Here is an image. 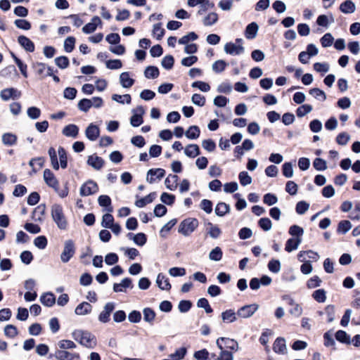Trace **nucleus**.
Returning <instances> with one entry per match:
<instances>
[{"mask_svg": "<svg viewBox=\"0 0 360 360\" xmlns=\"http://www.w3.org/2000/svg\"><path fill=\"white\" fill-rule=\"evenodd\" d=\"M75 340L88 348H94L96 345V340L94 335L87 331L77 330L72 333Z\"/></svg>", "mask_w": 360, "mask_h": 360, "instance_id": "1", "label": "nucleus"}, {"mask_svg": "<svg viewBox=\"0 0 360 360\" xmlns=\"http://www.w3.org/2000/svg\"><path fill=\"white\" fill-rule=\"evenodd\" d=\"M51 217L58 229L65 230L68 227V221L63 213L61 205L55 204L51 209Z\"/></svg>", "mask_w": 360, "mask_h": 360, "instance_id": "2", "label": "nucleus"}, {"mask_svg": "<svg viewBox=\"0 0 360 360\" xmlns=\"http://www.w3.org/2000/svg\"><path fill=\"white\" fill-rule=\"evenodd\" d=\"M198 226V221L195 218H188L182 221L179 226V232L184 236H189Z\"/></svg>", "mask_w": 360, "mask_h": 360, "instance_id": "3", "label": "nucleus"}, {"mask_svg": "<svg viewBox=\"0 0 360 360\" xmlns=\"http://www.w3.org/2000/svg\"><path fill=\"white\" fill-rule=\"evenodd\" d=\"M75 253V246L72 240L65 241L63 250L60 254V259L63 263L68 262Z\"/></svg>", "mask_w": 360, "mask_h": 360, "instance_id": "4", "label": "nucleus"}, {"mask_svg": "<svg viewBox=\"0 0 360 360\" xmlns=\"http://www.w3.org/2000/svg\"><path fill=\"white\" fill-rule=\"evenodd\" d=\"M98 190V186L97 184L92 180H89L82 185L79 194L82 196H89L97 193Z\"/></svg>", "mask_w": 360, "mask_h": 360, "instance_id": "5", "label": "nucleus"}, {"mask_svg": "<svg viewBox=\"0 0 360 360\" xmlns=\"http://www.w3.org/2000/svg\"><path fill=\"white\" fill-rule=\"evenodd\" d=\"M258 309L259 305L257 304L245 305L238 310L237 315L243 319H248L251 317Z\"/></svg>", "mask_w": 360, "mask_h": 360, "instance_id": "6", "label": "nucleus"}, {"mask_svg": "<svg viewBox=\"0 0 360 360\" xmlns=\"http://www.w3.org/2000/svg\"><path fill=\"white\" fill-rule=\"evenodd\" d=\"M221 342H224V346L231 350L233 351H238V343L233 339H231L229 338H219L217 340L216 344L218 348L220 350H222L224 349V347L221 344Z\"/></svg>", "mask_w": 360, "mask_h": 360, "instance_id": "7", "label": "nucleus"}, {"mask_svg": "<svg viewBox=\"0 0 360 360\" xmlns=\"http://www.w3.org/2000/svg\"><path fill=\"white\" fill-rule=\"evenodd\" d=\"M115 304L114 302H107L104 305L103 311L98 315V321L103 323L109 322L110 314L115 309Z\"/></svg>", "mask_w": 360, "mask_h": 360, "instance_id": "8", "label": "nucleus"}, {"mask_svg": "<svg viewBox=\"0 0 360 360\" xmlns=\"http://www.w3.org/2000/svg\"><path fill=\"white\" fill-rule=\"evenodd\" d=\"M44 180L48 186L58 191L59 182L54 174L49 169H45L43 174Z\"/></svg>", "mask_w": 360, "mask_h": 360, "instance_id": "9", "label": "nucleus"}, {"mask_svg": "<svg viewBox=\"0 0 360 360\" xmlns=\"http://www.w3.org/2000/svg\"><path fill=\"white\" fill-rule=\"evenodd\" d=\"M224 51L226 53L231 56H238L242 54L245 49L241 44H236L233 42L226 43L224 45Z\"/></svg>", "mask_w": 360, "mask_h": 360, "instance_id": "10", "label": "nucleus"}, {"mask_svg": "<svg viewBox=\"0 0 360 360\" xmlns=\"http://www.w3.org/2000/svg\"><path fill=\"white\" fill-rule=\"evenodd\" d=\"M165 174V171L163 169H150L148 171L146 180L148 183L153 184L157 179L160 180Z\"/></svg>", "mask_w": 360, "mask_h": 360, "instance_id": "11", "label": "nucleus"}, {"mask_svg": "<svg viewBox=\"0 0 360 360\" xmlns=\"http://www.w3.org/2000/svg\"><path fill=\"white\" fill-rule=\"evenodd\" d=\"M55 356L58 360H80V356L78 353L70 352L66 350L56 351Z\"/></svg>", "mask_w": 360, "mask_h": 360, "instance_id": "12", "label": "nucleus"}, {"mask_svg": "<svg viewBox=\"0 0 360 360\" xmlns=\"http://www.w3.org/2000/svg\"><path fill=\"white\" fill-rule=\"evenodd\" d=\"M21 96L20 91L15 88H7L0 92V97L3 101H7L10 98H18Z\"/></svg>", "mask_w": 360, "mask_h": 360, "instance_id": "13", "label": "nucleus"}, {"mask_svg": "<svg viewBox=\"0 0 360 360\" xmlns=\"http://www.w3.org/2000/svg\"><path fill=\"white\" fill-rule=\"evenodd\" d=\"M87 164L96 170H100L104 165V160L102 158L96 155H91L88 157Z\"/></svg>", "mask_w": 360, "mask_h": 360, "instance_id": "14", "label": "nucleus"}, {"mask_svg": "<svg viewBox=\"0 0 360 360\" xmlns=\"http://www.w3.org/2000/svg\"><path fill=\"white\" fill-rule=\"evenodd\" d=\"M99 128L94 124H90L85 131L86 136L91 141H96L99 136Z\"/></svg>", "mask_w": 360, "mask_h": 360, "instance_id": "15", "label": "nucleus"}, {"mask_svg": "<svg viewBox=\"0 0 360 360\" xmlns=\"http://www.w3.org/2000/svg\"><path fill=\"white\" fill-rule=\"evenodd\" d=\"M132 281L129 278H125L122 280L120 283H115L113 285V290L115 292H124V288H132Z\"/></svg>", "mask_w": 360, "mask_h": 360, "instance_id": "16", "label": "nucleus"}, {"mask_svg": "<svg viewBox=\"0 0 360 360\" xmlns=\"http://www.w3.org/2000/svg\"><path fill=\"white\" fill-rule=\"evenodd\" d=\"M1 141L6 146H13L17 144L18 137L13 133L7 132L2 134Z\"/></svg>", "mask_w": 360, "mask_h": 360, "instance_id": "17", "label": "nucleus"}, {"mask_svg": "<svg viewBox=\"0 0 360 360\" xmlns=\"http://www.w3.org/2000/svg\"><path fill=\"white\" fill-rule=\"evenodd\" d=\"M101 23V19L98 16H94L90 22L83 27L82 31L86 34L92 33L96 30L97 25Z\"/></svg>", "mask_w": 360, "mask_h": 360, "instance_id": "18", "label": "nucleus"}, {"mask_svg": "<svg viewBox=\"0 0 360 360\" xmlns=\"http://www.w3.org/2000/svg\"><path fill=\"white\" fill-rule=\"evenodd\" d=\"M273 349L276 353L284 354L287 352V347L285 345V340L283 338H278L273 346Z\"/></svg>", "mask_w": 360, "mask_h": 360, "instance_id": "19", "label": "nucleus"}, {"mask_svg": "<svg viewBox=\"0 0 360 360\" xmlns=\"http://www.w3.org/2000/svg\"><path fill=\"white\" fill-rule=\"evenodd\" d=\"M18 41L27 51L33 52L34 51V43L27 37L23 35L19 36Z\"/></svg>", "mask_w": 360, "mask_h": 360, "instance_id": "20", "label": "nucleus"}, {"mask_svg": "<svg viewBox=\"0 0 360 360\" xmlns=\"http://www.w3.org/2000/svg\"><path fill=\"white\" fill-rule=\"evenodd\" d=\"M62 133L67 137L76 138L79 133V128L75 124H70L63 128Z\"/></svg>", "mask_w": 360, "mask_h": 360, "instance_id": "21", "label": "nucleus"}, {"mask_svg": "<svg viewBox=\"0 0 360 360\" xmlns=\"http://www.w3.org/2000/svg\"><path fill=\"white\" fill-rule=\"evenodd\" d=\"M156 283L161 290H169L171 289V284L169 283V279L162 274L158 275Z\"/></svg>", "mask_w": 360, "mask_h": 360, "instance_id": "22", "label": "nucleus"}, {"mask_svg": "<svg viewBox=\"0 0 360 360\" xmlns=\"http://www.w3.org/2000/svg\"><path fill=\"white\" fill-rule=\"evenodd\" d=\"M259 27L256 22L249 24L245 29V36L248 39H255L257 36Z\"/></svg>", "mask_w": 360, "mask_h": 360, "instance_id": "23", "label": "nucleus"}, {"mask_svg": "<svg viewBox=\"0 0 360 360\" xmlns=\"http://www.w3.org/2000/svg\"><path fill=\"white\" fill-rule=\"evenodd\" d=\"M340 10L345 14L353 13L356 10V6L351 0H347L340 4Z\"/></svg>", "mask_w": 360, "mask_h": 360, "instance_id": "24", "label": "nucleus"}, {"mask_svg": "<svg viewBox=\"0 0 360 360\" xmlns=\"http://www.w3.org/2000/svg\"><path fill=\"white\" fill-rule=\"evenodd\" d=\"M91 310L92 306L86 302H83L75 308V312L77 315H86L89 314Z\"/></svg>", "mask_w": 360, "mask_h": 360, "instance_id": "25", "label": "nucleus"}, {"mask_svg": "<svg viewBox=\"0 0 360 360\" xmlns=\"http://www.w3.org/2000/svg\"><path fill=\"white\" fill-rule=\"evenodd\" d=\"M155 198H156V193L155 192L150 193L146 197L142 198L139 200H137L135 202V205L138 207H143L147 204L152 202L155 200Z\"/></svg>", "mask_w": 360, "mask_h": 360, "instance_id": "26", "label": "nucleus"}, {"mask_svg": "<svg viewBox=\"0 0 360 360\" xmlns=\"http://www.w3.org/2000/svg\"><path fill=\"white\" fill-rule=\"evenodd\" d=\"M237 314L233 309H227L221 313V319L224 323H230L236 321Z\"/></svg>", "mask_w": 360, "mask_h": 360, "instance_id": "27", "label": "nucleus"}, {"mask_svg": "<svg viewBox=\"0 0 360 360\" xmlns=\"http://www.w3.org/2000/svg\"><path fill=\"white\" fill-rule=\"evenodd\" d=\"M306 256L307 257V258L312 259L314 261H316L319 258V256L316 252H315L312 250H308V251H301L298 254V259L300 262H305L306 259H307Z\"/></svg>", "mask_w": 360, "mask_h": 360, "instance_id": "28", "label": "nucleus"}, {"mask_svg": "<svg viewBox=\"0 0 360 360\" xmlns=\"http://www.w3.org/2000/svg\"><path fill=\"white\" fill-rule=\"evenodd\" d=\"M186 156L193 158L200 154V148L197 144H188L184 149Z\"/></svg>", "mask_w": 360, "mask_h": 360, "instance_id": "29", "label": "nucleus"}, {"mask_svg": "<svg viewBox=\"0 0 360 360\" xmlns=\"http://www.w3.org/2000/svg\"><path fill=\"white\" fill-rule=\"evenodd\" d=\"M179 177L175 174H169L165 181L166 187L170 191H174L177 187Z\"/></svg>", "mask_w": 360, "mask_h": 360, "instance_id": "30", "label": "nucleus"}, {"mask_svg": "<svg viewBox=\"0 0 360 360\" xmlns=\"http://www.w3.org/2000/svg\"><path fill=\"white\" fill-rule=\"evenodd\" d=\"M120 82L124 88H129L134 83V80L129 77V74L127 72L121 73L120 75Z\"/></svg>", "mask_w": 360, "mask_h": 360, "instance_id": "31", "label": "nucleus"}, {"mask_svg": "<svg viewBox=\"0 0 360 360\" xmlns=\"http://www.w3.org/2000/svg\"><path fill=\"white\" fill-rule=\"evenodd\" d=\"M41 302L46 307H52L56 302V297L51 292H46L40 297Z\"/></svg>", "mask_w": 360, "mask_h": 360, "instance_id": "32", "label": "nucleus"}, {"mask_svg": "<svg viewBox=\"0 0 360 360\" xmlns=\"http://www.w3.org/2000/svg\"><path fill=\"white\" fill-rule=\"evenodd\" d=\"M288 304L293 307L291 309L289 310V313L291 315L295 317H299L302 315L303 310L299 304L295 303V301L291 298L289 300Z\"/></svg>", "mask_w": 360, "mask_h": 360, "instance_id": "33", "label": "nucleus"}, {"mask_svg": "<svg viewBox=\"0 0 360 360\" xmlns=\"http://www.w3.org/2000/svg\"><path fill=\"white\" fill-rule=\"evenodd\" d=\"M98 202L100 206L106 207L107 211L112 212L113 209L111 207V199L108 195H102L98 197Z\"/></svg>", "mask_w": 360, "mask_h": 360, "instance_id": "34", "label": "nucleus"}, {"mask_svg": "<svg viewBox=\"0 0 360 360\" xmlns=\"http://www.w3.org/2000/svg\"><path fill=\"white\" fill-rule=\"evenodd\" d=\"M301 240H302L300 238H297L296 239L295 238L288 239L286 242L285 250L288 252H290L292 250H297L300 243H301Z\"/></svg>", "mask_w": 360, "mask_h": 360, "instance_id": "35", "label": "nucleus"}, {"mask_svg": "<svg viewBox=\"0 0 360 360\" xmlns=\"http://www.w3.org/2000/svg\"><path fill=\"white\" fill-rule=\"evenodd\" d=\"M230 211V206L225 202H219L215 207V213L219 217H223Z\"/></svg>", "mask_w": 360, "mask_h": 360, "instance_id": "36", "label": "nucleus"}, {"mask_svg": "<svg viewBox=\"0 0 360 360\" xmlns=\"http://www.w3.org/2000/svg\"><path fill=\"white\" fill-rule=\"evenodd\" d=\"M200 129L195 125L191 126L185 132L186 136L189 139H196L200 136Z\"/></svg>", "mask_w": 360, "mask_h": 360, "instance_id": "37", "label": "nucleus"}, {"mask_svg": "<svg viewBox=\"0 0 360 360\" xmlns=\"http://www.w3.org/2000/svg\"><path fill=\"white\" fill-rule=\"evenodd\" d=\"M223 252L219 247L212 249L209 254V259L212 261L219 262L221 259Z\"/></svg>", "mask_w": 360, "mask_h": 360, "instance_id": "38", "label": "nucleus"}, {"mask_svg": "<svg viewBox=\"0 0 360 360\" xmlns=\"http://www.w3.org/2000/svg\"><path fill=\"white\" fill-rule=\"evenodd\" d=\"M12 57L16 63L17 66L18 67L21 74L23 75L24 77H27V66L26 64L23 63L21 60H20L15 54L11 53Z\"/></svg>", "mask_w": 360, "mask_h": 360, "instance_id": "39", "label": "nucleus"}, {"mask_svg": "<svg viewBox=\"0 0 360 360\" xmlns=\"http://www.w3.org/2000/svg\"><path fill=\"white\" fill-rule=\"evenodd\" d=\"M48 152H49V157L51 159V165H52L53 168L56 170H58L60 165L58 161L57 153H56L55 148L53 147H51L49 149Z\"/></svg>", "mask_w": 360, "mask_h": 360, "instance_id": "40", "label": "nucleus"}, {"mask_svg": "<svg viewBox=\"0 0 360 360\" xmlns=\"http://www.w3.org/2000/svg\"><path fill=\"white\" fill-rule=\"evenodd\" d=\"M217 20L218 15L216 13L212 12L203 18L202 22L205 26H211L216 23Z\"/></svg>", "mask_w": 360, "mask_h": 360, "instance_id": "41", "label": "nucleus"}, {"mask_svg": "<svg viewBox=\"0 0 360 360\" xmlns=\"http://www.w3.org/2000/svg\"><path fill=\"white\" fill-rule=\"evenodd\" d=\"M160 72L157 67L148 66L144 72L145 77L148 79H155L159 76Z\"/></svg>", "mask_w": 360, "mask_h": 360, "instance_id": "42", "label": "nucleus"}, {"mask_svg": "<svg viewBox=\"0 0 360 360\" xmlns=\"http://www.w3.org/2000/svg\"><path fill=\"white\" fill-rule=\"evenodd\" d=\"M309 94L314 97L316 99L324 101L326 99V95L325 92L319 88L311 89L309 91Z\"/></svg>", "mask_w": 360, "mask_h": 360, "instance_id": "43", "label": "nucleus"}, {"mask_svg": "<svg viewBox=\"0 0 360 360\" xmlns=\"http://www.w3.org/2000/svg\"><path fill=\"white\" fill-rule=\"evenodd\" d=\"M58 154L60 160V165L63 169H65L68 167V159L67 154L65 149L60 146L58 149Z\"/></svg>", "mask_w": 360, "mask_h": 360, "instance_id": "44", "label": "nucleus"}, {"mask_svg": "<svg viewBox=\"0 0 360 360\" xmlns=\"http://www.w3.org/2000/svg\"><path fill=\"white\" fill-rule=\"evenodd\" d=\"M141 114H134L130 119V123L133 127H139L143 123L142 115L143 110L141 107L139 108Z\"/></svg>", "mask_w": 360, "mask_h": 360, "instance_id": "45", "label": "nucleus"}, {"mask_svg": "<svg viewBox=\"0 0 360 360\" xmlns=\"http://www.w3.org/2000/svg\"><path fill=\"white\" fill-rule=\"evenodd\" d=\"M312 297L316 302L323 303L326 300V292L323 289L316 290L313 292Z\"/></svg>", "mask_w": 360, "mask_h": 360, "instance_id": "46", "label": "nucleus"}, {"mask_svg": "<svg viewBox=\"0 0 360 360\" xmlns=\"http://www.w3.org/2000/svg\"><path fill=\"white\" fill-rule=\"evenodd\" d=\"M329 22L332 23L334 22V18L333 15H330V20L328 17L326 15H321L318 17L316 20V23L319 26L326 27H327L328 26Z\"/></svg>", "mask_w": 360, "mask_h": 360, "instance_id": "47", "label": "nucleus"}, {"mask_svg": "<svg viewBox=\"0 0 360 360\" xmlns=\"http://www.w3.org/2000/svg\"><path fill=\"white\" fill-rule=\"evenodd\" d=\"M313 108L309 104H304L301 106H300L297 110L296 113L297 117H302L309 113L312 110Z\"/></svg>", "mask_w": 360, "mask_h": 360, "instance_id": "48", "label": "nucleus"}, {"mask_svg": "<svg viewBox=\"0 0 360 360\" xmlns=\"http://www.w3.org/2000/svg\"><path fill=\"white\" fill-rule=\"evenodd\" d=\"M143 313L144 321L151 324L155 317V311L150 308H145Z\"/></svg>", "mask_w": 360, "mask_h": 360, "instance_id": "49", "label": "nucleus"}, {"mask_svg": "<svg viewBox=\"0 0 360 360\" xmlns=\"http://www.w3.org/2000/svg\"><path fill=\"white\" fill-rule=\"evenodd\" d=\"M198 39V35L193 32H189L188 34L183 36L179 39V44H188L189 41H195Z\"/></svg>", "mask_w": 360, "mask_h": 360, "instance_id": "50", "label": "nucleus"}, {"mask_svg": "<svg viewBox=\"0 0 360 360\" xmlns=\"http://www.w3.org/2000/svg\"><path fill=\"white\" fill-rule=\"evenodd\" d=\"M238 179L240 184L243 186H248L252 183V177L245 171L240 172Z\"/></svg>", "mask_w": 360, "mask_h": 360, "instance_id": "51", "label": "nucleus"}, {"mask_svg": "<svg viewBox=\"0 0 360 360\" xmlns=\"http://www.w3.org/2000/svg\"><path fill=\"white\" fill-rule=\"evenodd\" d=\"M208 233L212 238H217L221 234V230L217 226L209 222L207 224Z\"/></svg>", "mask_w": 360, "mask_h": 360, "instance_id": "52", "label": "nucleus"}, {"mask_svg": "<svg viewBox=\"0 0 360 360\" xmlns=\"http://www.w3.org/2000/svg\"><path fill=\"white\" fill-rule=\"evenodd\" d=\"M114 224V217L110 213H106L103 216L101 226L104 228L108 229Z\"/></svg>", "mask_w": 360, "mask_h": 360, "instance_id": "53", "label": "nucleus"}, {"mask_svg": "<svg viewBox=\"0 0 360 360\" xmlns=\"http://www.w3.org/2000/svg\"><path fill=\"white\" fill-rule=\"evenodd\" d=\"M227 66V63L223 60H219L215 61L212 64V70L217 73H219L223 72L226 67Z\"/></svg>", "mask_w": 360, "mask_h": 360, "instance_id": "54", "label": "nucleus"}, {"mask_svg": "<svg viewBox=\"0 0 360 360\" xmlns=\"http://www.w3.org/2000/svg\"><path fill=\"white\" fill-rule=\"evenodd\" d=\"M18 333L17 328L13 325L9 324L4 328V334L8 338H13Z\"/></svg>", "mask_w": 360, "mask_h": 360, "instance_id": "55", "label": "nucleus"}, {"mask_svg": "<svg viewBox=\"0 0 360 360\" xmlns=\"http://www.w3.org/2000/svg\"><path fill=\"white\" fill-rule=\"evenodd\" d=\"M174 60L172 56L167 55L165 56L161 62V64L166 70H170L174 65Z\"/></svg>", "mask_w": 360, "mask_h": 360, "instance_id": "56", "label": "nucleus"}, {"mask_svg": "<svg viewBox=\"0 0 360 360\" xmlns=\"http://www.w3.org/2000/svg\"><path fill=\"white\" fill-rule=\"evenodd\" d=\"M352 228V224L348 220L340 221L338 226V231L342 233H346Z\"/></svg>", "mask_w": 360, "mask_h": 360, "instance_id": "57", "label": "nucleus"}, {"mask_svg": "<svg viewBox=\"0 0 360 360\" xmlns=\"http://www.w3.org/2000/svg\"><path fill=\"white\" fill-rule=\"evenodd\" d=\"M186 349L185 347H181L176 350V352L169 355V357L172 360H180L184 358L186 354Z\"/></svg>", "mask_w": 360, "mask_h": 360, "instance_id": "58", "label": "nucleus"}, {"mask_svg": "<svg viewBox=\"0 0 360 360\" xmlns=\"http://www.w3.org/2000/svg\"><path fill=\"white\" fill-rule=\"evenodd\" d=\"M75 38L68 37L64 41V49L66 52L70 53L75 48Z\"/></svg>", "mask_w": 360, "mask_h": 360, "instance_id": "59", "label": "nucleus"}, {"mask_svg": "<svg viewBox=\"0 0 360 360\" xmlns=\"http://www.w3.org/2000/svg\"><path fill=\"white\" fill-rule=\"evenodd\" d=\"M14 24L18 28L23 30H29L31 28L30 22L24 19H17Z\"/></svg>", "mask_w": 360, "mask_h": 360, "instance_id": "60", "label": "nucleus"}, {"mask_svg": "<svg viewBox=\"0 0 360 360\" xmlns=\"http://www.w3.org/2000/svg\"><path fill=\"white\" fill-rule=\"evenodd\" d=\"M268 268L272 273L277 274L281 271V263L277 259H271L268 264Z\"/></svg>", "mask_w": 360, "mask_h": 360, "instance_id": "61", "label": "nucleus"}, {"mask_svg": "<svg viewBox=\"0 0 360 360\" xmlns=\"http://www.w3.org/2000/svg\"><path fill=\"white\" fill-rule=\"evenodd\" d=\"M258 224L261 229L265 231H269L272 227L271 221L267 217L261 218Z\"/></svg>", "mask_w": 360, "mask_h": 360, "instance_id": "62", "label": "nucleus"}, {"mask_svg": "<svg viewBox=\"0 0 360 360\" xmlns=\"http://www.w3.org/2000/svg\"><path fill=\"white\" fill-rule=\"evenodd\" d=\"M334 38L330 33L325 34L321 39V43L323 47H328L333 44Z\"/></svg>", "mask_w": 360, "mask_h": 360, "instance_id": "63", "label": "nucleus"}, {"mask_svg": "<svg viewBox=\"0 0 360 360\" xmlns=\"http://www.w3.org/2000/svg\"><path fill=\"white\" fill-rule=\"evenodd\" d=\"M350 139V136L347 132H342L336 137V142L341 146H345Z\"/></svg>", "mask_w": 360, "mask_h": 360, "instance_id": "64", "label": "nucleus"}]
</instances>
